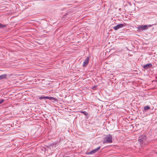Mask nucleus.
I'll list each match as a JSON object with an SVG mask.
<instances>
[{"mask_svg":"<svg viewBox=\"0 0 157 157\" xmlns=\"http://www.w3.org/2000/svg\"><path fill=\"white\" fill-rule=\"evenodd\" d=\"M48 99H49L51 100H52L55 101L56 100V98L52 97H49V98H48Z\"/></svg>","mask_w":157,"mask_h":157,"instance_id":"obj_11","label":"nucleus"},{"mask_svg":"<svg viewBox=\"0 0 157 157\" xmlns=\"http://www.w3.org/2000/svg\"><path fill=\"white\" fill-rule=\"evenodd\" d=\"M124 26V25L123 24H120L117 25L116 26L113 27V28L115 30H117L123 27Z\"/></svg>","mask_w":157,"mask_h":157,"instance_id":"obj_3","label":"nucleus"},{"mask_svg":"<svg viewBox=\"0 0 157 157\" xmlns=\"http://www.w3.org/2000/svg\"><path fill=\"white\" fill-rule=\"evenodd\" d=\"M6 76V75H3L0 76V80L5 78Z\"/></svg>","mask_w":157,"mask_h":157,"instance_id":"obj_8","label":"nucleus"},{"mask_svg":"<svg viewBox=\"0 0 157 157\" xmlns=\"http://www.w3.org/2000/svg\"><path fill=\"white\" fill-rule=\"evenodd\" d=\"M152 66V65L151 63L147 64L143 66L144 68L147 70L149 68H151Z\"/></svg>","mask_w":157,"mask_h":157,"instance_id":"obj_4","label":"nucleus"},{"mask_svg":"<svg viewBox=\"0 0 157 157\" xmlns=\"http://www.w3.org/2000/svg\"><path fill=\"white\" fill-rule=\"evenodd\" d=\"M49 98V97H40L39 98L41 99H48Z\"/></svg>","mask_w":157,"mask_h":157,"instance_id":"obj_10","label":"nucleus"},{"mask_svg":"<svg viewBox=\"0 0 157 157\" xmlns=\"http://www.w3.org/2000/svg\"><path fill=\"white\" fill-rule=\"evenodd\" d=\"M150 109V107L149 106H146L144 107V110H147L148 109Z\"/></svg>","mask_w":157,"mask_h":157,"instance_id":"obj_9","label":"nucleus"},{"mask_svg":"<svg viewBox=\"0 0 157 157\" xmlns=\"http://www.w3.org/2000/svg\"><path fill=\"white\" fill-rule=\"evenodd\" d=\"M151 26V25H139L138 27L137 28V29L140 30H144L147 29L148 27H150Z\"/></svg>","mask_w":157,"mask_h":157,"instance_id":"obj_2","label":"nucleus"},{"mask_svg":"<svg viewBox=\"0 0 157 157\" xmlns=\"http://www.w3.org/2000/svg\"><path fill=\"white\" fill-rule=\"evenodd\" d=\"M100 147H98L97 148L95 149H94V150H93L91 151L89 153V154H94V153H95L96 152L98 151V150L100 149Z\"/></svg>","mask_w":157,"mask_h":157,"instance_id":"obj_6","label":"nucleus"},{"mask_svg":"<svg viewBox=\"0 0 157 157\" xmlns=\"http://www.w3.org/2000/svg\"><path fill=\"white\" fill-rule=\"evenodd\" d=\"M7 25L2 24L0 23V28L3 29L6 27Z\"/></svg>","mask_w":157,"mask_h":157,"instance_id":"obj_7","label":"nucleus"},{"mask_svg":"<svg viewBox=\"0 0 157 157\" xmlns=\"http://www.w3.org/2000/svg\"><path fill=\"white\" fill-rule=\"evenodd\" d=\"M4 101V100L3 99H2L0 101V104L2 103Z\"/></svg>","mask_w":157,"mask_h":157,"instance_id":"obj_12","label":"nucleus"},{"mask_svg":"<svg viewBox=\"0 0 157 157\" xmlns=\"http://www.w3.org/2000/svg\"><path fill=\"white\" fill-rule=\"evenodd\" d=\"M81 113H86V112L85 111H82L81 112Z\"/></svg>","mask_w":157,"mask_h":157,"instance_id":"obj_13","label":"nucleus"},{"mask_svg":"<svg viewBox=\"0 0 157 157\" xmlns=\"http://www.w3.org/2000/svg\"><path fill=\"white\" fill-rule=\"evenodd\" d=\"M104 139L103 144L111 143L112 142V137L110 134L107 135Z\"/></svg>","mask_w":157,"mask_h":157,"instance_id":"obj_1","label":"nucleus"},{"mask_svg":"<svg viewBox=\"0 0 157 157\" xmlns=\"http://www.w3.org/2000/svg\"><path fill=\"white\" fill-rule=\"evenodd\" d=\"M89 59L87 57L85 59V61L83 62V67L86 66L89 63Z\"/></svg>","mask_w":157,"mask_h":157,"instance_id":"obj_5","label":"nucleus"}]
</instances>
